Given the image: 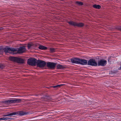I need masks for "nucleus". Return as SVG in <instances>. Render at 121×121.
Wrapping results in <instances>:
<instances>
[{
    "instance_id": "nucleus-1",
    "label": "nucleus",
    "mask_w": 121,
    "mask_h": 121,
    "mask_svg": "<svg viewBox=\"0 0 121 121\" xmlns=\"http://www.w3.org/2000/svg\"><path fill=\"white\" fill-rule=\"evenodd\" d=\"M5 53H9L12 54L25 52L26 51L25 47L23 46L18 48H7L4 49Z\"/></svg>"
},
{
    "instance_id": "nucleus-2",
    "label": "nucleus",
    "mask_w": 121,
    "mask_h": 121,
    "mask_svg": "<svg viewBox=\"0 0 121 121\" xmlns=\"http://www.w3.org/2000/svg\"><path fill=\"white\" fill-rule=\"evenodd\" d=\"M37 60L35 58H30L27 60V63L29 65L31 66H35L37 64Z\"/></svg>"
},
{
    "instance_id": "nucleus-3",
    "label": "nucleus",
    "mask_w": 121,
    "mask_h": 121,
    "mask_svg": "<svg viewBox=\"0 0 121 121\" xmlns=\"http://www.w3.org/2000/svg\"><path fill=\"white\" fill-rule=\"evenodd\" d=\"M46 63L45 61L41 60H38L37 63V66L40 68H43L45 67Z\"/></svg>"
},
{
    "instance_id": "nucleus-4",
    "label": "nucleus",
    "mask_w": 121,
    "mask_h": 121,
    "mask_svg": "<svg viewBox=\"0 0 121 121\" xmlns=\"http://www.w3.org/2000/svg\"><path fill=\"white\" fill-rule=\"evenodd\" d=\"M47 67L48 68L53 69L55 67L56 63L53 62H48L46 64Z\"/></svg>"
},
{
    "instance_id": "nucleus-5",
    "label": "nucleus",
    "mask_w": 121,
    "mask_h": 121,
    "mask_svg": "<svg viewBox=\"0 0 121 121\" xmlns=\"http://www.w3.org/2000/svg\"><path fill=\"white\" fill-rule=\"evenodd\" d=\"M88 65L92 66H96L97 65V63L94 59H90L88 62Z\"/></svg>"
},
{
    "instance_id": "nucleus-6",
    "label": "nucleus",
    "mask_w": 121,
    "mask_h": 121,
    "mask_svg": "<svg viewBox=\"0 0 121 121\" xmlns=\"http://www.w3.org/2000/svg\"><path fill=\"white\" fill-rule=\"evenodd\" d=\"M14 113H15V115L18 114L20 116H22L28 114L29 113V112H23V111H20L17 112H14Z\"/></svg>"
},
{
    "instance_id": "nucleus-7",
    "label": "nucleus",
    "mask_w": 121,
    "mask_h": 121,
    "mask_svg": "<svg viewBox=\"0 0 121 121\" xmlns=\"http://www.w3.org/2000/svg\"><path fill=\"white\" fill-rule=\"evenodd\" d=\"M107 61L106 60H101L98 62V66H104L106 64Z\"/></svg>"
},
{
    "instance_id": "nucleus-8",
    "label": "nucleus",
    "mask_w": 121,
    "mask_h": 121,
    "mask_svg": "<svg viewBox=\"0 0 121 121\" xmlns=\"http://www.w3.org/2000/svg\"><path fill=\"white\" fill-rule=\"evenodd\" d=\"M87 63V61L86 60L79 59L78 64L82 65H86Z\"/></svg>"
},
{
    "instance_id": "nucleus-9",
    "label": "nucleus",
    "mask_w": 121,
    "mask_h": 121,
    "mask_svg": "<svg viewBox=\"0 0 121 121\" xmlns=\"http://www.w3.org/2000/svg\"><path fill=\"white\" fill-rule=\"evenodd\" d=\"M79 59V58H73L71 59V61L73 63L78 64Z\"/></svg>"
},
{
    "instance_id": "nucleus-10",
    "label": "nucleus",
    "mask_w": 121,
    "mask_h": 121,
    "mask_svg": "<svg viewBox=\"0 0 121 121\" xmlns=\"http://www.w3.org/2000/svg\"><path fill=\"white\" fill-rule=\"evenodd\" d=\"M14 98H12V99L11 100H5L4 101V102L5 104H9L12 103H15Z\"/></svg>"
},
{
    "instance_id": "nucleus-11",
    "label": "nucleus",
    "mask_w": 121,
    "mask_h": 121,
    "mask_svg": "<svg viewBox=\"0 0 121 121\" xmlns=\"http://www.w3.org/2000/svg\"><path fill=\"white\" fill-rule=\"evenodd\" d=\"M37 45V44H35L34 43H28V49H31L33 47L36 46Z\"/></svg>"
},
{
    "instance_id": "nucleus-12",
    "label": "nucleus",
    "mask_w": 121,
    "mask_h": 121,
    "mask_svg": "<svg viewBox=\"0 0 121 121\" xmlns=\"http://www.w3.org/2000/svg\"><path fill=\"white\" fill-rule=\"evenodd\" d=\"M9 59L12 61L17 62L18 58L14 56H10L9 57Z\"/></svg>"
},
{
    "instance_id": "nucleus-13",
    "label": "nucleus",
    "mask_w": 121,
    "mask_h": 121,
    "mask_svg": "<svg viewBox=\"0 0 121 121\" xmlns=\"http://www.w3.org/2000/svg\"><path fill=\"white\" fill-rule=\"evenodd\" d=\"M24 60L23 59L18 58L17 61V62L18 63H20L21 64H22L24 63Z\"/></svg>"
},
{
    "instance_id": "nucleus-14",
    "label": "nucleus",
    "mask_w": 121,
    "mask_h": 121,
    "mask_svg": "<svg viewBox=\"0 0 121 121\" xmlns=\"http://www.w3.org/2000/svg\"><path fill=\"white\" fill-rule=\"evenodd\" d=\"M68 22L70 25L74 26H76L77 23L76 22L73 21H70Z\"/></svg>"
},
{
    "instance_id": "nucleus-15",
    "label": "nucleus",
    "mask_w": 121,
    "mask_h": 121,
    "mask_svg": "<svg viewBox=\"0 0 121 121\" xmlns=\"http://www.w3.org/2000/svg\"><path fill=\"white\" fill-rule=\"evenodd\" d=\"M38 48L39 49L42 50H45L47 49V47L42 45H39L38 47Z\"/></svg>"
},
{
    "instance_id": "nucleus-16",
    "label": "nucleus",
    "mask_w": 121,
    "mask_h": 121,
    "mask_svg": "<svg viewBox=\"0 0 121 121\" xmlns=\"http://www.w3.org/2000/svg\"><path fill=\"white\" fill-rule=\"evenodd\" d=\"M15 103H20L21 102L22 99H20L14 98Z\"/></svg>"
},
{
    "instance_id": "nucleus-17",
    "label": "nucleus",
    "mask_w": 121,
    "mask_h": 121,
    "mask_svg": "<svg viewBox=\"0 0 121 121\" xmlns=\"http://www.w3.org/2000/svg\"><path fill=\"white\" fill-rule=\"evenodd\" d=\"M57 68L58 69H64L65 68V67L62 65H57Z\"/></svg>"
},
{
    "instance_id": "nucleus-18",
    "label": "nucleus",
    "mask_w": 121,
    "mask_h": 121,
    "mask_svg": "<svg viewBox=\"0 0 121 121\" xmlns=\"http://www.w3.org/2000/svg\"><path fill=\"white\" fill-rule=\"evenodd\" d=\"M93 6L94 8L96 9H99L101 8V6L100 5L96 4L93 5Z\"/></svg>"
},
{
    "instance_id": "nucleus-19",
    "label": "nucleus",
    "mask_w": 121,
    "mask_h": 121,
    "mask_svg": "<svg viewBox=\"0 0 121 121\" xmlns=\"http://www.w3.org/2000/svg\"><path fill=\"white\" fill-rule=\"evenodd\" d=\"M84 24L82 23H77V24L76 26H78V27H82L83 26Z\"/></svg>"
},
{
    "instance_id": "nucleus-20",
    "label": "nucleus",
    "mask_w": 121,
    "mask_h": 121,
    "mask_svg": "<svg viewBox=\"0 0 121 121\" xmlns=\"http://www.w3.org/2000/svg\"><path fill=\"white\" fill-rule=\"evenodd\" d=\"M15 115V113H14V112L10 113L8 114L7 115H3V116L4 117H6L9 116H13V115Z\"/></svg>"
},
{
    "instance_id": "nucleus-21",
    "label": "nucleus",
    "mask_w": 121,
    "mask_h": 121,
    "mask_svg": "<svg viewBox=\"0 0 121 121\" xmlns=\"http://www.w3.org/2000/svg\"><path fill=\"white\" fill-rule=\"evenodd\" d=\"M64 85V84H61L60 85H56L55 86H52V87L54 88H57V87H60L61 86H63Z\"/></svg>"
},
{
    "instance_id": "nucleus-22",
    "label": "nucleus",
    "mask_w": 121,
    "mask_h": 121,
    "mask_svg": "<svg viewBox=\"0 0 121 121\" xmlns=\"http://www.w3.org/2000/svg\"><path fill=\"white\" fill-rule=\"evenodd\" d=\"M75 3L79 5H82L83 4V3L80 1H77Z\"/></svg>"
},
{
    "instance_id": "nucleus-23",
    "label": "nucleus",
    "mask_w": 121,
    "mask_h": 121,
    "mask_svg": "<svg viewBox=\"0 0 121 121\" xmlns=\"http://www.w3.org/2000/svg\"><path fill=\"white\" fill-rule=\"evenodd\" d=\"M6 48H5L3 49L1 47H0V54H1L3 53V50H4V49ZM4 52H5V51H4Z\"/></svg>"
},
{
    "instance_id": "nucleus-24",
    "label": "nucleus",
    "mask_w": 121,
    "mask_h": 121,
    "mask_svg": "<svg viewBox=\"0 0 121 121\" xmlns=\"http://www.w3.org/2000/svg\"><path fill=\"white\" fill-rule=\"evenodd\" d=\"M45 98L47 99V100H50L52 99V98L49 96H46Z\"/></svg>"
},
{
    "instance_id": "nucleus-25",
    "label": "nucleus",
    "mask_w": 121,
    "mask_h": 121,
    "mask_svg": "<svg viewBox=\"0 0 121 121\" xmlns=\"http://www.w3.org/2000/svg\"><path fill=\"white\" fill-rule=\"evenodd\" d=\"M50 51L51 52H54L55 51V49L54 48H50Z\"/></svg>"
},
{
    "instance_id": "nucleus-26",
    "label": "nucleus",
    "mask_w": 121,
    "mask_h": 121,
    "mask_svg": "<svg viewBox=\"0 0 121 121\" xmlns=\"http://www.w3.org/2000/svg\"><path fill=\"white\" fill-rule=\"evenodd\" d=\"M115 29L119 30L121 31V26L117 27H116Z\"/></svg>"
},
{
    "instance_id": "nucleus-27",
    "label": "nucleus",
    "mask_w": 121,
    "mask_h": 121,
    "mask_svg": "<svg viewBox=\"0 0 121 121\" xmlns=\"http://www.w3.org/2000/svg\"><path fill=\"white\" fill-rule=\"evenodd\" d=\"M12 119V118H8V117H5V120H8V119Z\"/></svg>"
},
{
    "instance_id": "nucleus-28",
    "label": "nucleus",
    "mask_w": 121,
    "mask_h": 121,
    "mask_svg": "<svg viewBox=\"0 0 121 121\" xmlns=\"http://www.w3.org/2000/svg\"><path fill=\"white\" fill-rule=\"evenodd\" d=\"M5 120V117H3L0 118V120Z\"/></svg>"
},
{
    "instance_id": "nucleus-29",
    "label": "nucleus",
    "mask_w": 121,
    "mask_h": 121,
    "mask_svg": "<svg viewBox=\"0 0 121 121\" xmlns=\"http://www.w3.org/2000/svg\"><path fill=\"white\" fill-rule=\"evenodd\" d=\"M2 27H0V30H2Z\"/></svg>"
},
{
    "instance_id": "nucleus-30",
    "label": "nucleus",
    "mask_w": 121,
    "mask_h": 121,
    "mask_svg": "<svg viewBox=\"0 0 121 121\" xmlns=\"http://www.w3.org/2000/svg\"><path fill=\"white\" fill-rule=\"evenodd\" d=\"M109 58H108V61H109Z\"/></svg>"
}]
</instances>
